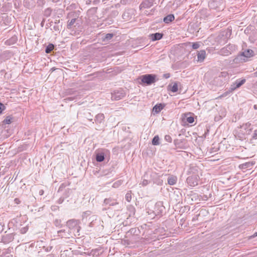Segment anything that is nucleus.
I'll return each mask as SVG.
<instances>
[{
  "label": "nucleus",
  "mask_w": 257,
  "mask_h": 257,
  "mask_svg": "<svg viewBox=\"0 0 257 257\" xmlns=\"http://www.w3.org/2000/svg\"><path fill=\"white\" fill-rule=\"evenodd\" d=\"M167 181L170 185H174L177 183V177L173 175L170 176L168 178Z\"/></svg>",
  "instance_id": "obj_15"
},
{
  "label": "nucleus",
  "mask_w": 257,
  "mask_h": 257,
  "mask_svg": "<svg viewBox=\"0 0 257 257\" xmlns=\"http://www.w3.org/2000/svg\"><path fill=\"white\" fill-rule=\"evenodd\" d=\"M170 77V74L169 73H165L163 75V77L167 79Z\"/></svg>",
  "instance_id": "obj_46"
},
{
  "label": "nucleus",
  "mask_w": 257,
  "mask_h": 257,
  "mask_svg": "<svg viewBox=\"0 0 257 257\" xmlns=\"http://www.w3.org/2000/svg\"><path fill=\"white\" fill-rule=\"evenodd\" d=\"M105 158V153L103 150L98 151L95 152V159L97 162H101Z\"/></svg>",
  "instance_id": "obj_8"
},
{
  "label": "nucleus",
  "mask_w": 257,
  "mask_h": 257,
  "mask_svg": "<svg viewBox=\"0 0 257 257\" xmlns=\"http://www.w3.org/2000/svg\"><path fill=\"white\" fill-rule=\"evenodd\" d=\"M68 99L71 100H73V98H72V97H69Z\"/></svg>",
  "instance_id": "obj_57"
},
{
  "label": "nucleus",
  "mask_w": 257,
  "mask_h": 257,
  "mask_svg": "<svg viewBox=\"0 0 257 257\" xmlns=\"http://www.w3.org/2000/svg\"><path fill=\"white\" fill-rule=\"evenodd\" d=\"M157 76L155 74H147L140 77L142 82L147 85H150L157 81Z\"/></svg>",
  "instance_id": "obj_2"
},
{
  "label": "nucleus",
  "mask_w": 257,
  "mask_h": 257,
  "mask_svg": "<svg viewBox=\"0 0 257 257\" xmlns=\"http://www.w3.org/2000/svg\"><path fill=\"white\" fill-rule=\"evenodd\" d=\"M253 108H254V109H257V104H255V105H254V106H253Z\"/></svg>",
  "instance_id": "obj_55"
},
{
  "label": "nucleus",
  "mask_w": 257,
  "mask_h": 257,
  "mask_svg": "<svg viewBox=\"0 0 257 257\" xmlns=\"http://www.w3.org/2000/svg\"><path fill=\"white\" fill-rule=\"evenodd\" d=\"M93 225V223L92 221H91L90 223H89V226L90 227H92Z\"/></svg>",
  "instance_id": "obj_52"
},
{
  "label": "nucleus",
  "mask_w": 257,
  "mask_h": 257,
  "mask_svg": "<svg viewBox=\"0 0 257 257\" xmlns=\"http://www.w3.org/2000/svg\"><path fill=\"white\" fill-rule=\"evenodd\" d=\"M15 202L17 204H18V203H19L20 201H19V199H18V198H16V199H15Z\"/></svg>",
  "instance_id": "obj_48"
},
{
  "label": "nucleus",
  "mask_w": 257,
  "mask_h": 257,
  "mask_svg": "<svg viewBox=\"0 0 257 257\" xmlns=\"http://www.w3.org/2000/svg\"><path fill=\"white\" fill-rule=\"evenodd\" d=\"M54 29H56V28H55V27L54 26Z\"/></svg>",
  "instance_id": "obj_60"
},
{
  "label": "nucleus",
  "mask_w": 257,
  "mask_h": 257,
  "mask_svg": "<svg viewBox=\"0 0 257 257\" xmlns=\"http://www.w3.org/2000/svg\"><path fill=\"white\" fill-rule=\"evenodd\" d=\"M90 214H91L90 211H85V212H83V217H84V216H87L88 215H89Z\"/></svg>",
  "instance_id": "obj_45"
},
{
  "label": "nucleus",
  "mask_w": 257,
  "mask_h": 257,
  "mask_svg": "<svg viewBox=\"0 0 257 257\" xmlns=\"http://www.w3.org/2000/svg\"><path fill=\"white\" fill-rule=\"evenodd\" d=\"M254 55V53L253 50L249 49H245L233 59V62L235 63L246 62L249 58L252 57Z\"/></svg>",
  "instance_id": "obj_1"
},
{
  "label": "nucleus",
  "mask_w": 257,
  "mask_h": 257,
  "mask_svg": "<svg viewBox=\"0 0 257 257\" xmlns=\"http://www.w3.org/2000/svg\"><path fill=\"white\" fill-rule=\"evenodd\" d=\"M155 0H144L140 5V10L149 9L153 6Z\"/></svg>",
  "instance_id": "obj_7"
},
{
  "label": "nucleus",
  "mask_w": 257,
  "mask_h": 257,
  "mask_svg": "<svg viewBox=\"0 0 257 257\" xmlns=\"http://www.w3.org/2000/svg\"><path fill=\"white\" fill-rule=\"evenodd\" d=\"M149 181L146 179H144L143 180V181L142 182V184L144 186L147 185L148 184H149Z\"/></svg>",
  "instance_id": "obj_41"
},
{
  "label": "nucleus",
  "mask_w": 257,
  "mask_h": 257,
  "mask_svg": "<svg viewBox=\"0 0 257 257\" xmlns=\"http://www.w3.org/2000/svg\"><path fill=\"white\" fill-rule=\"evenodd\" d=\"M78 20L76 18L71 19L70 21H69L67 23V28L68 29H71L73 26L75 27L79 25L78 23Z\"/></svg>",
  "instance_id": "obj_12"
},
{
  "label": "nucleus",
  "mask_w": 257,
  "mask_h": 257,
  "mask_svg": "<svg viewBox=\"0 0 257 257\" xmlns=\"http://www.w3.org/2000/svg\"><path fill=\"white\" fill-rule=\"evenodd\" d=\"M98 250L97 249L92 250L91 252H90V254L93 255H97V254H99L98 252Z\"/></svg>",
  "instance_id": "obj_42"
},
{
  "label": "nucleus",
  "mask_w": 257,
  "mask_h": 257,
  "mask_svg": "<svg viewBox=\"0 0 257 257\" xmlns=\"http://www.w3.org/2000/svg\"><path fill=\"white\" fill-rule=\"evenodd\" d=\"M104 203L106 204H109L110 206H114L118 204L115 200L111 198L105 199L104 201Z\"/></svg>",
  "instance_id": "obj_21"
},
{
  "label": "nucleus",
  "mask_w": 257,
  "mask_h": 257,
  "mask_svg": "<svg viewBox=\"0 0 257 257\" xmlns=\"http://www.w3.org/2000/svg\"><path fill=\"white\" fill-rule=\"evenodd\" d=\"M14 238V237L13 233L7 234L3 236L2 242L5 244H7L12 241Z\"/></svg>",
  "instance_id": "obj_10"
},
{
  "label": "nucleus",
  "mask_w": 257,
  "mask_h": 257,
  "mask_svg": "<svg viewBox=\"0 0 257 257\" xmlns=\"http://www.w3.org/2000/svg\"><path fill=\"white\" fill-rule=\"evenodd\" d=\"M251 124L250 123L247 122L245 124H243L241 127L246 130H247L248 128H249L250 127V126H251Z\"/></svg>",
  "instance_id": "obj_34"
},
{
  "label": "nucleus",
  "mask_w": 257,
  "mask_h": 257,
  "mask_svg": "<svg viewBox=\"0 0 257 257\" xmlns=\"http://www.w3.org/2000/svg\"><path fill=\"white\" fill-rule=\"evenodd\" d=\"M63 201V199H62L60 198L58 200V203H62Z\"/></svg>",
  "instance_id": "obj_50"
},
{
  "label": "nucleus",
  "mask_w": 257,
  "mask_h": 257,
  "mask_svg": "<svg viewBox=\"0 0 257 257\" xmlns=\"http://www.w3.org/2000/svg\"><path fill=\"white\" fill-rule=\"evenodd\" d=\"M200 46V42L193 43L192 45V47L193 49H197Z\"/></svg>",
  "instance_id": "obj_32"
},
{
  "label": "nucleus",
  "mask_w": 257,
  "mask_h": 257,
  "mask_svg": "<svg viewBox=\"0 0 257 257\" xmlns=\"http://www.w3.org/2000/svg\"><path fill=\"white\" fill-rule=\"evenodd\" d=\"M163 181L162 180H160L159 182L158 183V184H162Z\"/></svg>",
  "instance_id": "obj_56"
},
{
  "label": "nucleus",
  "mask_w": 257,
  "mask_h": 257,
  "mask_svg": "<svg viewBox=\"0 0 257 257\" xmlns=\"http://www.w3.org/2000/svg\"><path fill=\"white\" fill-rule=\"evenodd\" d=\"M155 11V9H152L151 10V12H154Z\"/></svg>",
  "instance_id": "obj_58"
},
{
  "label": "nucleus",
  "mask_w": 257,
  "mask_h": 257,
  "mask_svg": "<svg viewBox=\"0 0 257 257\" xmlns=\"http://www.w3.org/2000/svg\"><path fill=\"white\" fill-rule=\"evenodd\" d=\"M170 90L173 92H176L178 91V84L177 82H174L173 85H169Z\"/></svg>",
  "instance_id": "obj_22"
},
{
  "label": "nucleus",
  "mask_w": 257,
  "mask_h": 257,
  "mask_svg": "<svg viewBox=\"0 0 257 257\" xmlns=\"http://www.w3.org/2000/svg\"><path fill=\"white\" fill-rule=\"evenodd\" d=\"M54 48V45L53 44H49L45 49V52L46 53H51Z\"/></svg>",
  "instance_id": "obj_23"
},
{
  "label": "nucleus",
  "mask_w": 257,
  "mask_h": 257,
  "mask_svg": "<svg viewBox=\"0 0 257 257\" xmlns=\"http://www.w3.org/2000/svg\"><path fill=\"white\" fill-rule=\"evenodd\" d=\"M226 47H227L228 50H229V52H230L231 54L236 48L235 45L232 44H228Z\"/></svg>",
  "instance_id": "obj_28"
},
{
  "label": "nucleus",
  "mask_w": 257,
  "mask_h": 257,
  "mask_svg": "<svg viewBox=\"0 0 257 257\" xmlns=\"http://www.w3.org/2000/svg\"><path fill=\"white\" fill-rule=\"evenodd\" d=\"M206 57V52L205 50H201L198 52L197 58L198 61L202 62L204 61Z\"/></svg>",
  "instance_id": "obj_13"
},
{
  "label": "nucleus",
  "mask_w": 257,
  "mask_h": 257,
  "mask_svg": "<svg viewBox=\"0 0 257 257\" xmlns=\"http://www.w3.org/2000/svg\"><path fill=\"white\" fill-rule=\"evenodd\" d=\"M113 36V34L111 33H108L105 35L104 38V41H107L110 40Z\"/></svg>",
  "instance_id": "obj_29"
},
{
  "label": "nucleus",
  "mask_w": 257,
  "mask_h": 257,
  "mask_svg": "<svg viewBox=\"0 0 257 257\" xmlns=\"http://www.w3.org/2000/svg\"><path fill=\"white\" fill-rule=\"evenodd\" d=\"M165 139L168 142H171V141H172L171 137L170 136H168V135H166L165 137Z\"/></svg>",
  "instance_id": "obj_40"
},
{
  "label": "nucleus",
  "mask_w": 257,
  "mask_h": 257,
  "mask_svg": "<svg viewBox=\"0 0 257 257\" xmlns=\"http://www.w3.org/2000/svg\"><path fill=\"white\" fill-rule=\"evenodd\" d=\"M219 55L222 56H228L231 54L229 50H228L227 47L225 46L222 48L218 53Z\"/></svg>",
  "instance_id": "obj_19"
},
{
  "label": "nucleus",
  "mask_w": 257,
  "mask_h": 257,
  "mask_svg": "<svg viewBox=\"0 0 257 257\" xmlns=\"http://www.w3.org/2000/svg\"><path fill=\"white\" fill-rule=\"evenodd\" d=\"M126 95V92L122 88H119L115 90L111 93V99L112 100H118L122 99Z\"/></svg>",
  "instance_id": "obj_4"
},
{
  "label": "nucleus",
  "mask_w": 257,
  "mask_h": 257,
  "mask_svg": "<svg viewBox=\"0 0 257 257\" xmlns=\"http://www.w3.org/2000/svg\"><path fill=\"white\" fill-rule=\"evenodd\" d=\"M120 3H121V4H123V5H125V4L124 0H121Z\"/></svg>",
  "instance_id": "obj_51"
},
{
  "label": "nucleus",
  "mask_w": 257,
  "mask_h": 257,
  "mask_svg": "<svg viewBox=\"0 0 257 257\" xmlns=\"http://www.w3.org/2000/svg\"><path fill=\"white\" fill-rule=\"evenodd\" d=\"M60 0H53V2L54 3H58L59 2H60Z\"/></svg>",
  "instance_id": "obj_54"
},
{
  "label": "nucleus",
  "mask_w": 257,
  "mask_h": 257,
  "mask_svg": "<svg viewBox=\"0 0 257 257\" xmlns=\"http://www.w3.org/2000/svg\"><path fill=\"white\" fill-rule=\"evenodd\" d=\"M122 184V181L121 180L117 181L113 183L112 187L116 188L118 187L119 186H120Z\"/></svg>",
  "instance_id": "obj_35"
},
{
  "label": "nucleus",
  "mask_w": 257,
  "mask_h": 257,
  "mask_svg": "<svg viewBox=\"0 0 257 257\" xmlns=\"http://www.w3.org/2000/svg\"><path fill=\"white\" fill-rule=\"evenodd\" d=\"M13 118L9 115L6 117V118L3 121V124H10L12 122Z\"/></svg>",
  "instance_id": "obj_25"
},
{
  "label": "nucleus",
  "mask_w": 257,
  "mask_h": 257,
  "mask_svg": "<svg viewBox=\"0 0 257 257\" xmlns=\"http://www.w3.org/2000/svg\"><path fill=\"white\" fill-rule=\"evenodd\" d=\"M159 140L160 139L158 136H155L152 140V144L155 146L159 145Z\"/></svg>",
  "instance_id": "obj_27"
},
{
  "label": "nucleus",
  "mask_w": 257,
  "mask_h": 257,
  "mask_svg": "<svg viewBox=\"0 0 257 257\" xmlns=\"http://www.w3.org/2000/svg\"><path fill=\"white\" fill-rule=\"evenodd\" d=\"M61 221L59 219H56L54 221V224L57 227H61Z\"/></svg>",
  "instance_id": "obj_37"
},
{
  "label": "nucleus",
  "mask_w": 257,
  "mask_h": 257,
  "mask_svg": "<svg viewBox=\"0 0 257 257\" xmlns=\"http://www.w3.org/2000/svg\"><path fill=\"white\" fill-rule=\"evenodd\" d=\"M221 78H223L224 79V81L228 80L229 79V74L225 71L221 72L219 74V76L214 79L215 82L220 81V83L218 84L219 85H221L223 83V81L221 80Z\"/></svg>",
  "instance_id": "obj_6"
},
{
  "label": "nucleus",
  "mask_w": 257,
  "mask_h": 257,
  "mask_svg": "<svg viewBox=\"0 0 257 257\" xmlns=\"http://www.w3.org/2000/svg\"><path fill=\"white\" fill-rule=\"evenodd\" d=\"M52 13V10L50 8H47L44 12V15L46 17H49Z\"/></svg>",
  "instance_id": "obj_30"
},
{
  "label": "nucleus",
  "mask_w": 257,
  "mask_h": 257,
  "mask_svg": "<svg viewBox=\"0 0 257 257\" xmlns=\"http://www.w3.org/2000/svg\"><path fill=\"white\" fill-rule=\"evenodd\" d=\"M187 184L191 186H195L198 185V176L197 175H194L189 176L187 179Z\"/></svg>",
  "instance_id": "obj_5"
},
{
  "label": "nucleus",
  "mask_w": 257,
  "mask_h": 257,
  "mask_svg": "<svg viewBox=\"0 0 257 257\" xmlns=\"http://www.w3.org/2000/svg\"><path fill=\"white\" fill-rule=\"evenodd\" d=\"M144 14L146 15H150L152 14L151 13H148V11H145Z\"/></svg>",
  "instance_id": "obj_47"
},
{
  "label": "nucleus",
  "mask_w": 257,
  "mask_h": 257,
  "mask_svg": "<svg viewBox=\"0 0 257 257\" xmlns=\"http://www.w3.org/2000/svg\"><path fill=\"white\" fill-rule=\"evenodd\" d=\"M127 210L130 212L129 216H133L135 213V208L134 206L130 205L127 207Z\"/></svg>",
  "instance_id": "obj_24"
},
{
  "label": "nucleus",
  "mask_w": 257,
  "mask_h": 257,
  "mask_svg": "<svg viewBox=\"0 0 257 257\" xmlns=\"http://www.w3.org/2000/svg\"><path fill=\"white\" fill-rule=\"evenodd\" d=\"M255 164L253 162H248L239 165V168L241 169H248L250 168Z\"/></svg>",
  "instance_id": "obj_17"
},
{
  "label": "nucleus",
  "mask_w": 257,
  "mask_h": 257,
  "mask_svg": "<svg viewBox=\"0 0 257 257\" xmlns=\"http://www.w3.org/2000/svg\"><path fill=\"white\" fill-rule=\"evenodd\" d=\"M155 213L156 215H159L160 213H162L163 210L164 209L163 206L162 205L160 202L157 203L156 204L155 206Z\"/></svg>",
  "instance_id": "obj_14"
},
{
  "label": "nucleus",
  "mask_w": 257,
  "mask_h": 257,
  "mask_svg": "<svg viewBox=\"0 0 257 257\" xmlns=\"http://www.w3.org/2000/svg\"><path fill=\"white\" fill-rule=\"evenodd\" d=\"M163 36V34L160 33H156L149 35L150 38L153 41H157L161 39Z\"/></svg>",
  "instance_id": "obj_11"
},
{
  "label": "nucleus",
  "mask_w": 257,
  "mask_h": 257,
  "mask_svg": "<svg viewBox=\"0 0 257 257\" xmlns=\"http://www.w3.org/2000/svg\"><path fill=\"white\" fill-rule=\"evenodd\" d=\"M104 118L103 114L99 113L95 116V121L97 123H101L102 122Z\"/></svg>",
  "instance_id": "obj_20"
},
{
  "label": "nucleus",
  "mask_w": 257,
  "mask_h": 257,
  "mask_svg": "<svg viewBox=\"0 0 257 257\" xmlns=\"http://www.w3.org/2000/svg\"><path fill=\"white\" fill-rule=\"evenodd\" d=\"M6 109V106L4 105V104L0 102V114H2L3 110H4Z\"/></svg>",
  "instance_id": "obj_39"
},
{
  "label": "nucleus",
  "mask_w": 257,
  "mask_h": 257,
  "mask_svg": "<svg viewBox=\"0 0 257 257\" xmlns=\"http://www.w3.org/2000/svg\"><path fill=\"white\" fill-rule=\"evenodd\" d=\"M58 234V236H60L61 238L62 237H68L67 236L66 232L65 231V230L62 229L58 231L57 232Z\"/></svg>",
  "instance_id": "obj_26"
},
{
  "label": "nucleus",
  "mask_w": 257,
  "mask_h": 257,
  "mask_svg": "<svg viewBox=\"0 0 257 257\" xmlns=\"http://www.w3.org/2000/svg\"><path fill=\"white\" fill-rule=\"evenodd\" d=\"M254 74L255 75V76H257V71L254 73Z\"/></svg>",
  "instance_id": "obj_59"
},
{
  "label": "nucleus",
  "mask_w": 257,
  "mask_h": 257,
  "mask_svg": "<svg viewBox=\"0 0 257 257\" xmlns=\"http://www.w3.org/2000/svg\"><path fill=\"white\" fill-rule=\"evenodd\" d=\"M165 105L164 104L159 103L157 104L153 107V110L156 113H158L160 112L164 108Z\"/></svg>",
  "instance_id": "obj_16"
},
{
  "label": "nucleus",
  "mask_w": 257,
  "mask_h": 257,
  "mask_svg": "<svg viewBox=\"0 0 257 257\" xmlns=\"http://www.w3.org/2000/svg\"><path fill=\"white\" fill-rule=\"evenodd\" d=\"M245 81V79H238L236 80L234 83L230 85L228 90L223 94V96H226L228 94L232 92L236 89L239 88L241 86L244 84Z\"/></svg>",
  "instance_id": "obj_3"
},
{
  "label": "nucleus",
  "mask_w": 257,
  "mask_h": 257,
  "mask_svg": "<svg viewBox=\"0 0 257 257\" xmlns=\"http://www.w3.org/2000/svg\"><path fill=\"white\" fill-rule=\"evenodd\" d=\"M217 2V1L216 0H212L210 3H209V6L212 8H215V3Z\"/></svg>",
  "instance_id": "obj_36"
},
{
  "label": "nucleus",
  "mask_w": 257,
  "mask_h": 257,
  "mask_svg": "<svg viewBox=\"0 0 257 257\" xmlns=\"http://www.w3.org/2000/svg\"><path fill=\"white\" fill-rule=\"evenodd\" d=\"M125 198L127 201L130 202L132 199V193L131 192H127L125 195Z\"/></svg>",
  "instance_id": "obj_31"
},
{
  "label": "nucleus",
  "mask_w": 257,
  "mask_h": 257,
  "mask_svg": "<svg viewBox=\"0 0 257 257\" xmlns=\"http://www.w3.org/2000/svg\"><path fill=\"white\" fill-rule=\"evenodd\" d=\"M102 1H103H103H104L105 0H102Z\"/></svg>",
  "instance_id": "obj_61"
},
{
  "label": "nucleus",
  "mask_w": 257,
  "mask_h": 257,
  "mask_svg": "<svg viewBox=\"0 0 257 257\" xmlns=\"http://www.w3.org/2000/svg\"><path fill=\"white\" fill-rule=\"evenodd\" d=\"M187 121L190 123H192L194 122V119L192 116H189L187 118Z\"/></svg>",
  "instance_id": "obj_38"
},
{
  "label": "nucleus",
  "mask_w": 257,
  "mask_h": 257,
  "mask_svg": "<svg viewBox=\"0 0 257 257\" xmlns=\"http://www.w3.org/2000/svg\"><path fill=\"white\" fill-rule=\"evenodd\" d=\"M99 2H100V0H94V3L95 4H96V3H99Z\"/></svg>",
  "instance_id": "obj_53"
},
{
  "label": "nucleus",
  "mask_w": 257,
  "mask_h": 257,
  "mask_svg": "<svg viewBox=\"0 0 257 257\" xmlns=\"http://www.w3.org/2000/svg\"><path fill=\"white\" fill-rule=\"evenodd\" d=\"M257 236V232H255L251 237H255Z\"/></svg>",
  "instance_id": "obj_49"
},
{
  "label": "nucleus",
  "mask_w": 257,
  "mask_h": 257,
  "mask_svg": "<svg viewBox=\"0 0 257 257\" xmlns=\"http://www.w3.org/2000/svg\"><path fill=\"white\" fill-rule=\"evenodd\" d=\"M252 138L253 139H257V129L254 131L252 135Z\"/></svg>",
  "instance_id": "obj_44"
},
{
  "label": "nucleus",
  "mask_w": 257,
  "mask_h": 257,
  "mask_svg": "<svg viewBox=\"0 0 257 257\" xmlns=\"http://www.w3.org/2000/svg\"><path fill=\"white\" fill-rule=\"evenodd\" d=\"M28 230V227L27 226L23 227L20 229V233L21 234H25L27 232Z\"/></svg>",
  "instance_id": "obj_33"
},
{
  "label": "nucleus",
  "mask_w": 257,
  "mask_h": 257,
  "mask_svg": "<svg viewBox=\"0 0 257 257\" xmlns=\"http://www.w3.org/2000/svg\"><path fill=\"white\" fill-rule=\"evenodd\" d=\"M174 19H175V17H174V15L170 14L164 18L163 21L166 24H169L170 22L174 21Z\"/></svg>",
  "instance_id": "obj_18"
},
{
  "label": "nucleus",
  "mask_w": 257,
  "mask_h": 257,
  "mask_svg": "<svg viewBox=\"0 0 257 257\" xmlns=\"http://www.w3.org/2000/svg\"><path fill=\"white\" fill-rule=\"evenodd\" d=\"M79 221L75 219H70L67 222V226L70 230L77 228Z\"/></svg>",
  "instance_id": "obj_9"
},
{
  "label": "nucleus",
  "mask_w": 257,
  "mask_h": 257,
  "mask_svg": "<svg viewBox=\"0 0 257 257\" xmlns=\"http://www.w3.org/2000/svg\"><path fill=\"white\" fill-rule=\"evenodd\" d=\"M5 225L2 222H0V233H2L4 230Z\"/></svg>",
  "instance_id": "obj_43"
}]
</instances>
